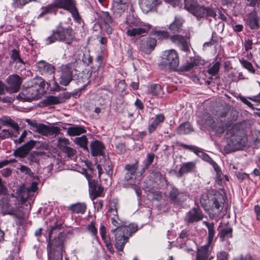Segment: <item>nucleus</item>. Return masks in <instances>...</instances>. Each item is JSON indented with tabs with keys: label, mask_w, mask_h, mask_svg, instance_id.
<instances>
[{
	"label": "nucleus",
	"mask_w": 260,
	"mask_h": 260,
	"mask_svg": "<svg viewBox=\"0 0 260 260\" xmlns=\"http://www.w3.org/2000/svg\"><path fill=\"white\" fill-rule=\"evenodd\" d=\"M61 228L60 223H55L49 230L47 248L50 251V260H62L64 234L60 232Z\"/></svg>",
	"instance_id": "obj_1"
},
{
	"label": "nucleus",
	"mask_w": 260,
	"mask_h": 260,
	"mask_svg": "<svg viewBox=\"0 0 260 260\" xmlns=\"http://www.w3.org/2000/svg\"><path fill=\"white\" fill-rule=\"evenodd\" d=\"M112 224L116 228L111 230V233L115 234V247L118 251H122L125 243L129 237L138 230V225L134 223L128 226H123L122 221L118 217L111 218Z\"/></svg>",
	"instance_id": "obj_2"
},
{
	"label": "nucleus",
	"mask_w": 260,
	"mask_h": 260,
	"mask_svg": "<svg viewBox=\"0 0 260 260\" xmlns=\"http://www.w3.org/2000/svg\"><path fill=\"white\" fill-rule=\"evenodd\" d=\"M82 175H84L87 181L89 186V192L92 200L101 197L103 192L104 188L98 184L97 181L92 178L93 168L92 164L90 161L82 160Z\"/></svg>",
	"instance_id": "obj_3"
},
{
	"label": "nucleus",
	"mask_w": 260,
	"mask_h": 260,
	"mask_svg": "<svg viewBox=\"0 0 260 260\" xmlns=\"http://www.w3.org/2000/svg\"><path fill=\"white\" fill-rule=\"evenodd\" d=\"M11 196V198L4 197L0 200L2 214L9 215L19 220L23 219L24 213L18 206V199L13 193Z\"/></svg>",
	"instance_id": "obj_4"
},
{
	"label": "nucleus",
	"mask_w": 260,
	"mask_h": 260,
	"mask_svg": "<svg viewBox=\"0 0 260 260\" xmlns=\"http://www.w3.org/2000/svg\"><path fill=\"white\" fill-rule=\"evenodd\" d=\"M126 23L129 27H132L127 30V35L131 37H137L136 41L138 40V38L143 36V34H147L151 28L149 24L140 22L137 19L131 16L127 18Z\"/></svg>",
	"instance_id": "obj_5"
},
{
	"label": "nucleus",
	"mask_w": 260,
	"mask_h": 260,
	"mask_svg": "<svg viewBox=\"0 0 260 260\" xmlns=\"http://www.w3.org/2000/svg\"><path fill=\"white\" fill-rule=\"evenodd\" d=\"M46 83L42 78L37 77L32 81V84L27 88L23 89L22 94L26 96V99L29 100L38 99L45 92Z\"/></svg>",
	"instance_id": "obj_6"
},
{
	"label": "nucleus",
	"mask_w": 260,
	"mask_h": 260,
	"mask_svg": "<svg viewBox=\"0 0 260 260\" xmlns=\"http://www.w3.org/2000/svg\"><path fill=\"white\" fill-rule=\"evenodd\" d=\"M179 64V56L174 49H170L164 52L158 66L161 70L175 71Z\"/></svg>",
	"instance_id": "obj_7"
},
{
	"label": "nucleus",
	"mask_w": 260,
	"mask_h": 260,
	"mask_svg": "<svg viewBox=\"0 0 260 260\" xmlns=\"http://www.w3.org/2000/svg\"><path fill=\"white\" fill-rule=\"evenodd\" d=\"M138 168V162L136 161L134 164H127L125 165L124 169L126 173L124 175L123 183V186L124 188H132L133 189L137 195L140 197L141 194V190L140 187L136 184L129 183L135 175L137 170Z\"/></svg>",
	"instance_id": "obj_8"
},
{
	"label": "nucleus",
	"mask_w": 260,
	"mask_h": 260,
	"mask_svg": "<svg viewBox=\"0 0 260 260\" xmlns=\"http://www.w3.org/2000/svg\"><path fill=\"white\" fill-rule=\"evenodd\" d=\"M73 39V35L71 28L64 29L59 26L56 31H54L52 35L46 39V42L47 44H50L59 40L70 44Z\"/></svg>",
	"instance_id": "obj_9"
},
{
	"label": "nucleus",
	"mask_w": 260,
	"mask_h": 260,
	"mask_svg": "<svg viewBox=\"0 0 260 260\" xmlns=\"http://www.w3.org/2000/svg\"><path fill=\"white\" fill-rule=\"evenodd\" d=\"M25 121L30 126V129L42 135L48 136L56 134L59 132L60 129L56 126H48L45 124L37 122L36 121H31L26 119Z\"/></svg>",
	"instance_id": "obj_10"
},
{
	"label": "nucleus",
	"mask_w": 260,
	"mask_h": 260,
	"mask_svg": "<svg viewBox=\"0 0 260 260\" xmlns=\"http://www.w3.org/2000/svg\"><path fill=\"white\" fill-rule=\"evenodd\" d=\"M54 6L58 8H62L69 11L77 22H80V18L75 7L74 0H55Z\"/></svg>",
	"instance_id": "obj_11"
},
{
	"label": "nucleus",
	"mask_w": 260,
	"mask_h": 260,
	"mask_svg": "<svg viewBox=\"0 0 260 260\" xmlns=\"http://www.w3.org/2000/svg\"><path fill=\"white\" fill-rule=\"evenodd\" d=\"M38 71L43 75L46 76L47 78L48 82H53L56 84L54 81L55 78L54 76V68L51 64L41 60L39 61L37 64Z\"/></svg>",
	"instance_id": "obj_12"
},
{
	"label": "nucleus",
	"mask_w": 260,
	"mask_h": 260,
	"mask_svg": "<svg viewBox=\"0 0 260 260\" xmlns=\"http://www.w3.org/2000/svg\"><path fill=\"white\" fill-rule=\"evenodd\" d=\"M236 128L235 126L229 131L231 138L228 140V144L230 149L235 151L240 149L245 146L247 140H244L240 136L234 134Z\"/></svg>",
	"instance_id": "obj_13"
},
{
	"label": "nucleus",
	"mask_w": 260,
	"mask_h": 260,
	"mask_svg": "<svg viewBox=\"0 0 260 260\" xmlns=\"http://www.w3.org/2000/svg\"><path fill=\"white\" fill-rule=\"evenodd\" d=\"M189 194L186 192L181 191L176 188H172L169 192V198L171 203L180 204L186 201Z\"/></svg>",
	"instance_id": "obj_14"
},
{
	"label": "nucleus",
	"mask_w": 260,
	"mask_h": 260,
	"mask_svg": "<svg viewBox=\"0 0 260 260\" xmlns=\"http://www.w3.org/2000/svg\"><path fill=\"white\" fill-rule=\"evenodd\" d=\"M222 197L213 198L212 205L209 211V217L211 219L217 218L221 213L223 209Z\"/></svg>",
	"instance_id": "obj_15"
},
{
	"label": "nucleus",
	"mask_w": 260,
	"mask_h": 260,
	"mask_svg": "<svg viewBox=\"0 0 260 260\" xmlns=\"http://www.w3.org/2000/svg\"><path fill=\"white\" fill-rule=\"evenodd\" d=\"M156 44V39L152 38H143L139 43V49L145 54H149L154 49Z\"/></svg>",
	"instance_id": "obj_16"
},
{
	"label": "nucleus",
	"mask_w": 260,
	"mask_h": 260,
	"mask_svg": "<svg viewBox=\"0 0 260 260\" xmlns=\"http://www.w3.org/2000/svg\"><path fill=\"white\" fill-rule=\"evenodd\" d=\"M59 83L63 86H67L72 80V72L70 68L63 66L58 71Z\"/></svg>",
	"instance_id": "obj_17"
},
{
	"label": "nucleus",
	"mask_w": 260,
	"mask_h": 260,
	"mask_svg": "<svg viewBox=\"0 0 260 260\" xmlns=\"http://www.w3.org/2000/svg\"><path fill=\"white\" fill-rule=\"evenodd\" d=\"M139 2L142 11L145 13L156 10L161 4L160 0H139Z\"/></svg>",
	"instance_id": "obj_18"
},
{
	"label": "nucleus",
	"mask_w": 260,
	"mask_h": 260,
	"mask_svg": "<svg viewBox=\"0 0 260 260\" xmlns=\"http://www.w3.org/2000/svg\"><path fill=\"white\" fill-rule=\"evenodd\" d=\"M36 141L30 140L22 146L18 147L14 151V155L15 157H19L20 158L25 157L32 148L35 146Z\"/></svg>",
	"instance_id": "obj_19"
},
{
	"label": "nucleus",
	"mask_w": 260,
	"mask_h": 260,
	"mask_svg": "<svg viewBox=\"0 0 260 260\" xmlns=\"http://www.w3.org/2000/svg\"><path fill=\"white\" fill-rule=\"evenodd\" d=\"M170 40L173 43L178 46L181 50L184 52L189 51L190 45L187 38L180 35H175L171 37Z\"/></svg>",
	"instance_id": "obj_20"
},
{
	"label": "nucleus",
	"mask_w": 260,
	"mask_h": 260,
	"mask_svg": "<svg viewBox=\"0 0 260 260\" xmlns=\"http://www.w3.org/2000/svg\"><path fill=\"white\" fill-rule=\"evenodd\" d=\"M127 7V0H113L112 11L115 17H120Z\"/></svg>",
	"instance_id": "obj_21"
},
{
	"label": "nucleus",
	"mask_w": 260,
	"mask_h": 260,
	"mask_svg": "<svg viewBox=\"0 0 260 260\" xmlns=\"http://www.w3.org/2000/svg\"><path fill=\"white\" fill-rule=\"evenodd\" d=\"M203 218L202 211L199 208H193L187 213L185 220L188 223H192L201 220Z\"/></svg>",
	"instance_id": "obj_22"
},
{
	"label": "nucleus",
	"mask_w": 260,
	"mask_h": 260,
	"mask_svg": "<svg viewBox=\"0 0 260 260\" xmlns=\"http://www.w3.org/2000/svg\"><path fill=\"white\" fill-rule=\"evenodd\" d=\"M212 250L211 244L201 246L198 249L196 260H207Z\"/></svg>",
	"instance_id": "obj_23"
},
{
	"label": "nucleus",
	"mask_w": 260,
	"mask_h": 260,
	"mask_svg": "<svg viewBox=\"0 0 260 260\" xmlns=\"http://www.w3.org/2000/svg\"><path fill=\"white\" fill-rule=\"evenodd\" d=\"M7 82L11 87L10 92H16L20 89L22 79L17 75H12L9 77Z\"/></svg>",
	"instance_id": "obj_24"
},
{
	"label": "nucleus",
	"mask_w": 260,
	"mask_h": 260,
	"mask_svg": "<svg viewBox=\"0 0 260 260\" xmlns=\"http://www.w3.org/2000/svg\"><path fill=\"white\" fill-rule=\"evenodd\" d=\"M246 24L251 29H257L259 27L258 16L255 11L247 15Z\"/></svg>",
	"instance_id": "obj_25"
},
{
	"label": "nucleus",
	"mask_w": 260,
	"mask_h": 260,
	"mask_svg": "<svg viewBox=\"0 0 260 260\" xmlns=\"http://www.w3.org/2000/svg\"><path fill=\"white\" fill-rule=\"evenodd\" d=\"M90 149L92 156H104V150L105 149V146L100 141L96 140L92 142L90 144Z\"/></svg>",
	"instance_id": "obj_26"
},
{
	"label": "nucleus",
	"mask_w": 260,
	"mask_h": 260,
	"mask_svg": "<svg viewBox=\"0 0 260 260\" xmlns=\"http://www.w3.org/2000/svg\"><path fill=\"white\" fill-rule=\"evenodd\" d=\"M183 22L181 17L176 16L173 22L169 25V29L172 32H179L182 29Z\"/></svg>",
	"instance_id": "obj_27"
},
{
	"label": "nucleus",
	"mask_w": 260,
	"mask_h": 260,
	"mask_svg": "<svg viewBox=\"0 0 260 260\" xmlns=\"http://www.w3.org/2000/svg\"><path fill=\"white\" fill-rule=\"evenodd\" d=\"M165 116L162 114L157 115L153 122L148 126V130L149 133H151L155 131L157 126L160 123L164 122Z\"/></svg>",
	"instance_id": "obj_28"
},
{
	"label": "nucleus",
	"mask_w": 260,
	"mask_h": 260,
	"mask_svg": "<svg viewBox=\"0 0 260 260\" xmlns=\"http://www.w3.org/2000/svg\"><path fill=\"white\" fill-rule=\"evenodd\" d=\"M195 168L196 164L193 162L184 163L181 166L178 173L180 176H182L184 174H186L193 171Z\"/></svg>",
	"instance_id": "obj_29"
},
{
	"label": "nucleus",
	"mask_w": 260,
	"mask_h": 260,
	"mask_svg": "<svg viewBox=\"0 0 260 260\" xmlns=\"http://www.w3.org/2000/svg\"><path fill=\"white\" fill-rule=\"evenodd\" d=\"M147 92L153 96L158 95L161 92V86L158 84H151L147 86Z\"/></svg>",
	"instance_id": "obj_30"
},
{
	"label": "nucleus",
	"mask_w": 260,
	"mask_h": 260,
	"mask_svg": "<svg viewBox=\"0 0 260 260\" xmlns=\"http://www.w3.org/2000/svg\"><path fill=\"white\" fill-rule=\"evenodd\" d=\"M0 123L3 125H9L14 129V132H18L19 127L18 124L14 120L9 118H4L0 120Z\"/></svg>",
	"instance_id": "obj_31"
},
{
	"label": "nucleus",
	"mask_w": 260,
	"mask_h": 260,
	"mask_svg": "<svg viewBox=\"0 0 260 260\" xmlns=\"http://www.w3.org/2000/svg\"><path fill=\"white\" fill-rule=\"evenodd\" d=\"M193 131V128L189 122L181 124L178 128V133L180 135L188 134Z\"/></svg>",
	"instance_id": "obj_32"
},
{
	"label": "nucleus",
	"mask_w": 260,
	"mask_h": 260,
	"mask_svg": "<svg viewBox=\"0 0 260 260\" xmlns=\"http://www.w3.org/2000/svg\"><path fill=\"white\" fill-rule=\"evenodd\" d=\"M239 98L242 102L251 109H253V108L252 104L249 102V100L260 103V93L257 96H253L248 98L243 96H239Z\"/></svg>",
	"instance_id": "obj_33"
},
{
	"label": "nucleus",
	"mask_w": 260,
	"mask_h": 260,
	"mask_svg": "<svg viewBox=\"0 0 260 260\" xmlns=\"http://www.w3.org/2000/svg\"><path fill=\"white\" fill-rule=\"evenodd\" d=\"M203 223L207 227L208 230V243L211 244V242H212L215 233L214 223H209L207 221H204Z\"/></svg>",
	"instance_id": "obj_34"
},
{
	"label": "nucleus",
	"mask_w": 260,
	"mask_h": 260,
	"mask_svg": "<svg viewBox=\"0 0 260 260\" xmlns=\"http://www.w3.org/2000/svg\"><path fill=\"white\" fill-rule=\"evenodd\" d=\"M205 10L206 7L198 4L190 13L197 18H201L205 17Z\"/></svg>",
	"instance_id": "obj_35"
},
{
	"label": "nucleus",
	"mask_w": 260,
	"mask_h": 260,
	"mask_svg": "<svg viewBox=\"0 0 260 260\" xmlns=\"http://www.w3.org/2000/svg\"><path fill=\"white\" fill-rule=\"evenodd\" d=\"M118 205L117 202H113L110 204L108 213H109L111 218H116V219H118Z\"/></svg>",
	"instance_id": "obj_36"
},
{
	"label": "nucleus",
	"mask_w": 260,
	"mask_h": 260,
	"mask_svg": "<svg viewBox=\"0 0 260 260\" xmlns=\"http://www.w3.org/2000/svg\"><path fill=\"white\" fill-rule=\"evenodd\" d=\"M233 229L232 228L226 226L222 229L219 233V238L223 241L224 239H228L232 237Z\"/></svg>",
	"instance_id": "obj_37"
},
{
	"label": "nucleus",
	"mask_w": 260,
	"mask_h": 260,
	"mask_svg": "<svg viewBox=\"0 0 260 260\" xmlns=\"http://www.w3.org/2000/svg\"><path fill=\"white\" fill-rule=\"evenodd\" d=\"M11 58L13 61L20 63V66H24L26 64V62L24 61L20 57L19 51L16 49H13L11 54Z\"/></svg>",
	"instance_id": "obj_38"
},
{
	"label": "nucleus",
	"mask_w": 260,
	"mask_h": 260,
	"mask_svg": "<svg viewBox=\"0 0 260 260\" xmlns=\"http://www.w3.org/2000/svg\"><path fill=\"white\" fill-rule=\"evenodd\" d=\"M104 161L103 162L102 159L100 160V165L102 167L104 168L107 175L108 176L112 175L113 173L112 167L111 166V162L109 159H106L105 157L104 158Z\"/></svg>",
	"instance_id": "obj_39"
},
{
	"label": "nucleus",
	"mask_w": 260,
	"mask_h": 260,
	"mask_svg": "<svg viewBox=\"0 0 260 260\" xmlns=\"http://www.w3.org/2000/svg\"><path fill=\"white\" fill-rule=\"evenodd\" d=\"M184 8L191 12L193 10V9L198 4L197 0H184Z\"/></svg>",
	"instance_id": "obj_40"
},
{
	"label": "nucleus",
	"mask_w": 260,
	"mask_h": 260,
	"mask_svg": "<svg viewBox=\"0 0 260 260\" xmlns=\"http://www.w3.org/2000/svg\"><path fill=\"white\" fill-rule=\"evenodd\" d=\"M197 155L201 157L205 161L210 164L213 167L214 166V164H216L207 154L203 152L201 149H200Z\"/></svg>",
	"instance_id": "obj_41"
},
{
	"label": "nucleus",
	"mask_w": 260,
	"mask_h": 260,
	"mask_svg": "<svg viewBox=\"0 0 260 260\" xmlns=\"http://www.w3.org/2000/svg\"><path fill=\"white\" fill-rule=\"evenodd\" d=\"M220 66V63L216 61L212 67L208 70V73L212 76H214L218 74Z\"/></svg>",
	"instance_id": "obj_42"
},
{
	"label": "nucleus",
	"mask_w": 260,
	"mask_h": 260,
	"mask_svg": "<svg viewBox=\"0 0 260 260\" xmlns=\"http://www.w3.org/2000/svg\"><path fill=\"white\" fill-rule=\"evenodd\" d=\"M213 167L214 168V170L216 173V182L218 184H220V183H221V181L222 180V176H223L221 170L217 164H214V166Z\"/></svg>",
	"instance_id": "obj_43"
},
{
	"label": "nucleus",
	"mask_w": 260,
	"mask_h": 260,
	"mask_svg": "<svg viewBox=\"0 0 260 260\" xmlns=\"http://www.w3.org/2000/svg\"><path fill=\"white\" fill-rule=\"evenodd\" d=\"M240 62L243 66V67L244 68L246 69L247 70H248L249 72L252 73L254 72L255 70L252 64H251V62L247 61L246 59L242 58L240 59Z\"/></svg>",
	"instance_id": "obj_44"
},
{
	"label": "nucleus",
	"mask_w": 260,
	"mask_h": 260,
	"mask_svg": "<svg viewBox=\"0 0 260 260\" xmlns=\"http://www.w3.org/2000/svg\"><path fill=\"white\" fill-rule=\"evenodd\" d=\"M68 133L71 136H79L81 134V127H71L68 129Z\"/></svg>",
	"instance_id": "obj_45"
},
{
	"label": "nucleus",
	"mask_w": 260,
	"mask_h": 260,
	"mask_svg": "<svg viewBox=\"0 0 260 260\" xmlns=\"http://www.w3.org/2000/svg\"><path fill=\"white\" fill-rule=\"evenodd\" d=\"M208 196L207 194H203L200 198V202L201 206L205 210H208L207 204H208Z\"/></svg>",
	"instance_id": "obj_46"
},
{
	"label": "nucleus",
	"mask_w": 260,
	"mask_h": 260,
	"mask_svg": "<svg viewBox=\"0 0 260 260\" xmlns=\"http://www.w3.org/2000/svg\"><path fill=\"white\" fill-rule=\"evenodd\" d=\"M196 65L197 64L194 59H191L189 61H187L181 67V69L184 71H188Z\"/></svg>",
	"instance_id": "obj_47"
},
{
	"label": "nucleus",
	"mask_w": 260,
	"mask_h": 260,
	"mask_svg": "<svg viewBox=\"0 0 260 260\" xmlns=\"http://www.w3.org/2000/svg\"><path fill=\"white\" fill-rule=\"evenodd\" d=\"M154 158V154L153 153H148L146 160L144 161L145 167L143 168V171L148 168V167L152 163Z\"/></svg>",
	"instance_id": "obj_48"
},
{
	"label": "nucleus",
	"mask_w": 260,
	"mask_h": 260,
	"mask_svg": "<svg viewBox=\"0 0 260 260\" xmlns=\"http://www.w3.org/2000/svg\"><path fill=\"white\" fill-rule=\"evenodd\" d=\"M105 23H113V19L108 12H102L100 15Z\"/></svg>",
	"instance_id": "obj_49"
},
{
	"label": "nucleus",
	"mask_w": 260,
	"mask_h": 260,
	"mask_svg": "<svg viewBox=\"0 0 260 260\" xmlns=\"http://www.w3.org/2000/svg\"><path fill=\"white\" fill-rule=\"evenodd\" d=\"M15 133H18V132H14ZM12 136L16 137V136L15 134H12L9 130L8 129H3L0 132V139L3 140L9 137H12Z\"/></svg>",
	"instance_id": "obj_50"
},
{
	"label": "nucleus",
	"mask_w": 260,
	"mask_h": 260,
	"mask_svg": "<svg viewBox=\"0 0 260 260\" xmlns=\"http://www.w3.org/2000/svg\"><path fill=\"white\" fill-rule=\"evenodd\" d=\"M86 230L90 232L94 238L96 237L97 230L95 227L94 223L91 221L86 227Z\"/></svg>",
	"instance_id": "obj_51"
},
{
	"label": "nucleus",
	"mask_w": 260,
	"mask_h": 260,
	"mask_svg": "<svg viewBox=\"0 0 260 260\" xmlns=\"http://www.w3.org/2000/svg\"><path fill=\"white\" fill-rule=\"evenodd\" d=\"M154 179L156 181H159L160 183H165L167 184V180L165 176L161 174L159 172H155L153 173Z\"/></svg>",
	"instance_id": "obj_52"
},
{
	"label": "nucleus",
	"mask_w": 260,
	"mask_h": 260,
	"mask_svg": "<svg viewBox=\"0 0 260 260\" xmlns=\"http://www.w3.org/2000/svg\"><path fill=\"white\" fill-rule=\"evenodd\" d=\"M180 146L184 149H187V150H190V151L193 152L197 155L199 153V150L200 149V148H199L196 146H192V145H187V144H185L184 143H181L180 144Z\"/></svg>",
	"instance_id": "obj_53"
},
{
	"label": "nucleus",
	"mask_w": 260,
	"mask_h": 260,
	"mask_svg": "<svg viewBox=\"0 0 260 260\" xmlns=\"http://www.w3.org/2000/svg\"><path fill=\"white\" fill-rule=\"evenodd\" d=\"M55 7L54 4L49 5L46 7L42 8V12L39 14V17H41L47 13L52 12L53 8Z\"/></svg>",
	"instance_id": "obj_54"
},
{
	"label": "nucleus",
	"mask_w": 260,
	"mask_h": 260,
	"mask_svg": "<svg viewBox=\"0 0 260 260\" xmlns=\"http://www.w3.org/2000/svg\"><path fill=\"white\" fill-rule=\"evenodd\" d=\"M57 142L58 147L62 150L64 147H68L67 145L69 144V140L65 138H59Z\"/></svg>",
	"instance_id": "obj_55"
},
{
	"label": "nucleus",
	"mask_w": 260,
	"mask_h": 260,
	"mask_svg": "<svg viewBox=\"0 0 260 260\" xmlns=\"http://www.w3.org/2000/svg\"><path fill=\"white\" fill-rule=\"evenodd\" d=\"M69 209L74 213H79L81 212V204H74L69 207Z\"/></svg>",
	"instance_id": "obj_56"
},
{
	"label": "nucleus",
	"mask_w": 260,
	"mask_h": 260,
	"mask_svg": "<svg viewBox=\"0 0 260 260\" xmlns=\"http://www.w3.org/2000/svg\"><path fill=\"white\" fill-rule=\"evenodd\" d=\"M48 104H56L61 102V99L59 98L53 96H50L46 100Z\"/></svg>",
	"instance_id": "obj_57"
},
{
	"label": "nucleus",
	"mask_w": 260,
	"mask_h": 260,
	"mask_svg": "<svg viewBox=\"0 0 260 260\" xmlns=\"http://www.w3.org/2000/svg\"><path fill=\"white\" fill-rule=\"evenodd\" d=\"M18 169L22 173L28 175L30 176H32L34 174L29 168L24 165L20 166V168H18Z\"/></svg>",
	"instance_id": "obj_58"
},
{
	"label": "nucleus",
	"mask_w": 260,
	"mask_h": 260,
	"mask_svg": "<svg viewBox=\"0 0 260 260\" xmlns=\"http://www.w3.org/2000/svg\"><path fill=\"white\" fill-rule=\"evenodd\" d=\"M126 84H125L124 81L122 80V81H120L118 83L116 89L119 92L122 93L123 92H124L125 91V90L126 89Z\"/></svg>",
	"instance_id": "obj_59"
},
{
	"label": "nucleus",
	"mask_w": 260,
	"mask_h": 260,
	"mask_svg": "<svg viewBox=\"0 0 260 260\" xmlns=\"http://www.w3.org/2000/svg\"><path fill=\"white\" fill-rule=\"evenodd\" d=\"M216 16V12L213 9L209 7H206L205 17H211L215 18Z\"/></svg>",
	"instance_id": "obj_60"
},
{
	"label": "nucleus",
	"mask_w": 260,
	"mask_h": 260,
	"mask_svg": "<svg viewBox=\"0 0 260 260\" xmlns=\"http://www.w3.org/2000/svg\"><path fill=\"white\" fill-rule=\"evenodd\" d=\"M27 135V132L26 131H24L21 134L19 138L14 140V142L16 144H20L24 141Z\"/></svg>",
	"instance_id": "obj_61"
},
{
	"label": "nucleus",
	"mask_w": 260,
	"mask_h": 260,
	"mask_svg": "<svg viewBox=\"0 0 260 260\" xmlns=\"http://www.w3.org/2000/svg\"><path fill=\"white\" fill-rule=\"evenodd\" d=\"M8 193V189L0 177V194L6 195Z\"/></svg>",
	"instance_id": "obj_62"
},
{
	"label": "nucleus",
	"mask_w": 260,
	"mask_h": 260,
	"mask_svg": "<svg viewBox=\"0 0 260 260\" xmlns=\"http://www.w3.org/2000/svg\"><path fill=\"white\" fill-rule=\"evenodd\" d=\"M217 260H228V254L224 251H220L217 254Z\"/></svg>",
	"instance_id": "obj_63"
},
{
	"label": "nucleus",
	"mask_w": 260,
	"mask_h": 260,
	"mask_svg": "<svg viewBox=\"0 0 260 260\" xmlns=\"http://www.w3.org/2000/svg\"><path fill=\"white\" fill-rule=\"evenodd\" d=\"M62 150L67 154L68 157L74 156L76 152L74 149L70 147H64Z\"/></svg>",
	"instance_id": "obj_64"
}]
</instances>
